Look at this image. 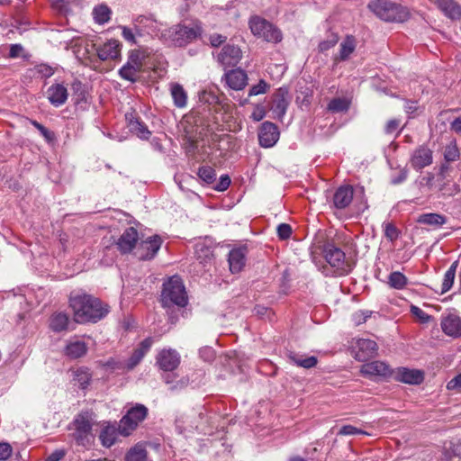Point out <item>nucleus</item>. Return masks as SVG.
I'll return each mask as SVG.
<instances>
[{
	"label": "nucleus",
	"instance_id": "1",
	"mask_svg": "<svg viewBox=\"0 0 461 461\" xmlns=\"http://www.w3.org/2000/svg\"><path fill=\"white\" fill-rule=\"evenodd\" d=\"M69 307L73 312L74 321L79 324L95 323L104 319L109 312L107 304L84 292H72L70 294Z\"/></svg>",
	"mask_w": 461,
	"mask_h": 461
},
{
	"label": "nucleus",
	"instance_id": "2",
	"mask_svg": "<svg viewBox=\"0 0 461 461\" xmlns=\"http://www.w3.org/2000/svg\"><path fill=\"white\" fill-rule=\"evenodd\" d=\"M203 29L199 21L182 23L171 26L163 33L168 43L175 47H185L202 36Z\"/></svg>",
	"mask_w": 461,
	"mask_h": 461
},
{
	"label": "nucleus",
	"instance_id": "3",
	"mask_svg": "<svg viewBox=\"0 0 461 461\" xmlns=\"http://www.w3.org/2000/svg\"><path fill=\"white\" fill-rule=\"evenodd\" d=\"M368 8L385 22L403 23L409 16L404 7L389 0H373L368 4Z\"/></svg>",
	"mask_w": 461,
	"mask_h": 461
},
{
	"label": "nucleus",
	"instance_id": "4",
	"mask_svg": "<svg viewBox=\"0 0 461 461\" xmlns=\"http://www.w3.org/2000/svg\"><path fill=\"white\" fill-rule=\"evenodd\" d=\"M161 303L164 307L176 304L184 307L187 303V295L180 277L174 276L163 284Z\"/></svg>",
	"mask_w": 461,
	"mask_h": 461
},
{
	"label": "nucleus",
	"instance_id": "5",
	"mask_svg": "<svg viewBox=\"0 0 461 461\" xmlns=\"http://www.w3.org/2000/svg\"><path fill=\"white\" fill-rule=\"evenodd\" d=\"M253 35L267 42L278 43L282 41V32L271 23L259 16H252L249 22Z\"/></svg>",
	"mask_w": 461,
	"mask_h": 461
},
{
	"label": "nucleus",
	"instance_id": "6",
	"mask_svg": "<svg viewBox=\"0 0 461 461\" xmlns=\"http://www.w3.org/2000/svg\"><path fill=\"white\" fill-rule=\"evenodd\" d=\"M148 415V408L143 404L131 407L122 418L119 424V433L124 437L129 436Z\"/></svg>",
	"mask_w": 461,
	"mask_h": 461
},
{
	"label": "nucleus",
	"instance_id": "7",
	"mask_svg": "<svg viewBox=\"0 0 461 461\" xmlns=\"http://www.w3.org/2000/svg\"><path fill=\"white\" fill-rule=\"evenodd\" d=\"M75 432L73 438L79 446L90 445L92 439V422L87 412L79 413L74 420Z\"/></svg>",
	"mask_w": 461,
	"mask_h": 461
},
{
	"label": "nucleus",
	"instance_id": "8",
	"mask_svg": "<svg viewBox=\"0 0 461 461\" xmlns=\"http://www.w3.org/2000/svg\"><path fill=\"white\" fill-rule=\"evenodd\" d=\"M162 245V239L158 235H154L142 240L136 248L135 256L140 260H149L153 258Z\"/></svg>",
	"mask_w": 461,
	"mask_h": 461
},
{
	"label": "nucleus",
	"instance_id": "9",
	"mask_svg": "<svg viewBox=\"0 0 461 461\" xmlns=\"http://www.w3.org/2000/svg\"><path fill=\"white\" fill-rule=\"evenodd\" d=\"M409 162L413 169L420 171L432 164L433 151L427 145H420L411 152Z\"/></svg>",
	"mask_w": 461,
	"mask_h": 461
},
{
	"label": "nucleus",
	"instance_id": "10",
	"mask_svg": "<svg viewBox=\"0 0 461 461\" xmlns=\"http://www.w3.org/2000/svg\"><path fill=\"white\" fill-rule=\"evenodd\" d=\"M272 102L271 111L274 113V118L282 121L290 104L288 89L286 87L278 88L273 95Z\"/></svg>",
	"mask_w": 461,
	"mask_h": 461
},
{
	"label": "nucleus",
	"instance_id": "11",
	"mask_svg": "<svg viewBox=\"0 0 461 461\" xmlns=\"http://www.w3.org/2000/svg\"><path fill=\"white\" fill-rule=\"evenodd\" d=\"M325 258L327 262L341 273L348 271V266L346 263L345 253L333 244H327L324 248Z\"/></svg>",
	"mask_w": 461,
	"mask_h": 461
},
{
	"label": "nucleus",
	"instance_id": "12",
	"mask_svg": "<svg viewBox=\"0 0 461 461\" xmlns=\"http://www.w3.org/2000/svg\"><path fill=\"white\" fill-rule=\"evenodd\" d=\"M279 136L277 126L273 122H265L258 131L259 145L263 148H271L277 142Z\"/></svg>",
	"mask_w": 461,
	"mask_h": 461
},
{
	"label": "nucleus",
	"instance_id": "13",
	"mask_svg": "<svg viewBox=\"0 0 461 461\" xmlns=\"http://www.w3.org/2000/svg\"><path fill=\"white\" fill-rule=\"evenodd\" d=\"M156 362L163 371H174L180 364V355L175 349L164 348L157 355Z\"/></svg>",
	"mask_w": 461,
	"mask_h": 461
},
{
	"label": "nucleus",
	"instance_id": "14",
	"mask_svg": "<svg viewBox=\"0 0 461 461\" xmlns=\"http://www.w3.org/2000/svg\"><path fill=\"white\" fill-rule=\"evenodd\" d=\"M377 349L376 342L367 339H358L353 346L355 358L358 361H366L373 357L376 354Z\"/></svg>",
	"mask_w": 461,
	"mask_h": 461
},
{
	"label": "nucleus",
	"instance_id": "15",
	"mask_svg": "<svg viewBox=\"0 0 461 461\" xmlns=\"http://www.w3.org/2000/svg\"><path fill=\"white\" fill-rule=\"evenodd\" d=\"M242 52L238 46L225 45L218 54L217 60L224 68L235 67L241 59Z\"/></svg>",
	"mask_w": 461,
	"mask_h": 461
},
{
	"label": "nucleus",
	"instance_id": "16",
	"mask_svg": "<svg viewBox=\"0 0 461 461\" xmlns=\"http://www.w3.org/2000/svg\"><path fill=\"white\" fill-rule=\"evenodd\" d=\"M392 375L394 380L409 384H420L424 379L423 372L407 367H398L393 370Z\"/></svg>",
	"mask_w": 461,
	"mask_h": 461
},
{
	"label": "nucleus",
	"instance_id": "17",
	"mask_svg": "<svg viewBox=\"0 0 461 461\" xmlns=\"http://www.w3.org/2000/svg\"><path fill=\"white\" fill-rule=\"evenodd\" d=\"M360 372L363 375L367 377H387L393 374V370L390 366L382 361L366 363L361 366Z\"/></svg>",
	"mask_w": 461,
	"mask_h": 461
},
{
	"label": "nucleus",
	"instance_id": "18",
	"mask_svg": "<svg viewBox=\"0 0 461 461\" xmlns=\"http://www.w3.org/2000/svg\"><path fill=\"white\" fill-rule=\"evenodd\" d=\"M121 43L117 40H109L96 47L95 50L101 60L116 59L121 55Z\"/></svg>",
	"mask_w": 461,
	"mask_h": 461
},
{
	"label": "nucleus",
	"instance_id": "19",
	"mask_svg": "<svg viewBox=\"0 0 461 461\" xmlns=\"http://www.w3.org/2000/svg\"><path fill=\"white\" fill-rule=\"evenodd\" d=\"M139 234L134 227L127 228L117 241L119 250L123 253H130L136 247Z\"/></svg>",
	"mask_w": 461,
	"mask_h": 461
},
{
	"label": "nucleus",
	"instance_id": "20",
	"mask_svg": "<svg viewBox=\"0 0 461 461\" xmlns=\"http://www.w3.org/2000/svg\"><path fill=\"white\" fill-rule=\"evenodd\" d=\"M153 340L151 338H147L140 342L139 347L134 349L130 358L124 364L127 370H132L142 360L144 356L149 351Z\"/></svg>",
	"mask_w": 461,
	"mask_h": 461
},
{
	"label": "nucleus",
	"instance_id": "21",
	"mask_svg": "<svg viewBox=\"0 0 461 461\" xmlns=\"http://www.w3.org/2000/svg\"><path fill=\"white\" fill-rule=\"evenodd\" d=\"M354 190L351 185L339 186L334 193L333 204L337 209H345L352 202Z\"/></svg>",
	"mask_w": 461,
	"mask_h": 461
},
{
	"label": "nucleus",
	"instance_id": "22",
	"mask_svg": "<svg viewBox=\"0 0 461 461\" xmlns=\"http://www.w3.org/2000/svg\"><path fill=\"white\" fill-rule=\"evenodd\" d=\"M48 100L55 107L64 104L68 99V93L67 87L63 84H54L47 90Z\"/></svg>",
	"mask_w": 461,
	"mask_h": 461
},
{
	"label": "nucleus",
	"instance_id": "23",
	"mask_svg": "<svg viewBox=\"0 0 461 461\" xmlns=\"http://www.w3.org/2000/svg\"><path fill=\"white\" fill-rule=\"evenodd\" d=\"M225 80L231 89L241 90L248 84V76L243 69L236 68L225 73Z\"/></svg>",
	"mask_w": 461,
	"mask_h": 461
},
{
	"label": "nucleus",
	"instance_id": "24",
	"mask_svg": "<svg viewBox=\"0 0 461 461\" xmlns=\"http://www.w3.org/2000/svg\"><path fill=\"white\" fill-rule=\"evenodd\" d=\"M437 7L449 19L456 20L461 17V6L455 0H431Z\"/></svg>",
	"mask_w": 461,
	"mask_h": 461
},
{
	"label": "nucleus",
	"instance_id": "25",
	"mask_svg": "<svg viewBox=\"0 0 461 461\" xmlns=\"http://www.w3.org/2000/svg\"><path fill=\"white\" fill-rule=\"evenodd\" d=\"M441 329L443 332L450 337L461 336V318L449 314L441 320Z\"/></svg>",
	"mask_w": 461,
	"mask_h": 461
},
{
	"label": "nucleus",
	"instance_id": "26",
	"mask_svg": "<svg viewBox=\"0 0 461 461\" xmlns=\"http://www.w3.org/2000/svg\"><path fill=\"white\" fill-rule=\"evenodd\" d=\"M126 120L131 132L143 140H148L150 137L151 132L147 125L140 118L134 116L133 113H127Z\"/></svg>",
	"mask_w": 461,
	"mask_h": 461
},
{
	"label": "nucleus",
	"instance_id": "27",
	"mask_svg": "<svg viewBox=\"0 0 461 461\" xmlns=\"http://www.w3.org/2000/svg\"><path fill=\"white\" fill-rule=\"evenodd\" d=\"M246 248H236L229 253V265L231 273H239L245 266Z\"/></svg>",
	"mask_w": 461,
	"mask_h": 461
},
{
	"label": "nucleus",
	"instance_id": "28",
	"mask_svg": "<svg viewBox=\"0 0 461 461\" xmlns=\"http://www.w3.org/2000/svg\"><path fill=\"white\" fill-rule=\"evenodd\" d=\"M357 47V40L352 35H347L339 45V55L334 58L336 62L347 60L355 51Z\"/></svg>",
	"mask_w": 461,
	"mask_h": 461
},
{
	"label": "nucleus",
	"instance_id": "29",
	"mask_svg": "<svg viewBox=\"0 0 461 461\" xmlns=\"http://www.w3.org/2000/svg\"><path fill=\"white\" fill-rule=\"evenodd\" d=\"M87 352V346L81 340H70L66 348L65 354L70 358H79L84 357Z\"/></svg>",
	"mask_w": 461,
	"mask_h": 461
},
{
	"label": "nucleus",
	"instance_id": "30",
	"mask_svg": "<svg viewBox=\"0 0 461 461\" xmlns=\"http://www.w3.org/2000/svg\"><path fill=\"white\" fill-rule=\"evenodd\" d=\"M170 94L174 104L177 108H184L187 104V93L184 87L178 83H172L170 85Z\"/></svg>",
	"mask_w": 461,
	"mask_h": 461
},
{
	"label": "nucleus",
	"instance_id": "31",
	"mask_svg": "<svg viewBox=\"0 0 461 461\" xmlns=\"http://www.w3.org/2000/svg\"><path fill=\"white\" fill-rule=\"evenodd\" d=\"M125 461H148V451L143 443H137L131 447L124 457Z\"/></svg>",
	"mask_w": 461,
	"mask_h": 461
},
{
	"label": "nucleus",
	"instance_id": "32",
	"mask_svg": "<svg viewBox=\"0 0 461 461\" xmlns=\"http://www.w3.org/2000/svg\"><path fill=\"white\" fill-rule=\"evenodd\" d=\"M69 324V317L67 313H54L50 320V328L54 332H61L68 330Z\"/></svg>",
	"mask_w": 461,
	"mask_h": 461
},
{
	"label": "nucleus",
	"instance_id": "33",
	"mask_svg": "<svg viewBox=\"0 0 461 461\" xmlns=\"http://www.w3.org/2000/svg\"><path fill=\"white\" fill-rule=\"evenodd\" d=\"M118 432L119 428L117 429L115 426L108 425L104 427L99 435L102 445L105 447H112L116 441Z\"/></svg>",
	"mask_w": 461,
	"mask_h": 461
},
{
	"label": "nucleus",
	"instance_id": "34",
	"mask_svg": "<svg viewBox=\"0 0 461 461\" xmlns=\"http://www.w3.org/2000/svg\"><path fill=\"white\" fill-rule=\"evenodd\" d=\"M289 358L297 366H301V367H303V368H306V369L314 367L317 365V363H318V359L314 356L305 357V356H303V355H299V354H295V353H291L289 355Z\"/></svg>",
	"mask_w": 461,
	"mask_h": 461
},
{
	"label": "nucleus",
	"instance_id": "35",
	"mask_svg": "<svg viewBox=\"0 0 461 461\" xmlns=\"http://www.w3.org/2000/svg\"><path fill=\"white\" fill-rule=\"evenodd\" d=\"M417 221L421 224L441 226L447 222V219L442 214L429 212L420 215Z\"/></svg>",
	"mask_w": 461,
	"mask_h": 461
},
{
	"label": "nucleus",
	"instance_id": "36",
	"mask_svg": "<svg viewBox=\"0 0 461 461\" xmlns=\"http://www.w3.org/2000/svg\"><path fill=\"white\" fill-rule=\"evenodd\" d=\"M458 266V262L455 261L452 263L450 267L446 271L441 285V294L447 293L452 287L456 276V271Z\"/></svg>",
	"mask_w": 461,
	"mask_h": 461
},
{
	"label": "nucleus",
	"instance_id": "37",
	"mask_svg": "<svg viewBox=\"0 0 461 461\" xmlns=\"http://www.w3.org/2000/svg\"><path fill=\"white\" fill-rule=\"evenodd\" d=\"M111 10L105 5H100L94 8L93 15L95 23L104 24L111 19Z\"/></svg>",
	"mask_w": 461,
	"mask_h": 461
},
{
	"label": "nucleus",
	"instance_id": "38",
	"mask_svg": "<svg viewBox=\"0 0 461 461\" xmlns=\"http://www.w3.org/2000/svg\"><path fill=\"white\" fill-rule=\"evenodd\" d=\"M407 277L399 271L392 272L388 276V285L393 289H403L407 285Z\"/></svg>",
	"mask_w": 461,
	"mask_h": 461
},
{
	"label": "nucleus",
	"instance_id": "39",
	"mask_svg": "<svg viewBox=\"0 0 461 461\" xmlns=\"http://www.w3.org/2000/svg\"><path fill=\"white\" fill-rule=\"evenodd\" d=\"M445 458L452 461L455 457L461 458V440L451 441L447 447H445Z\"/></svg>",
	"mask_w": 461,
	"mask_h": 461
},
{
	"label": "nucleus",
	"instance_id": "40",
	"mask_svg": "<svg viewBox=\"0 0 461 461\" xmlns=\"http://www.w3.org/2000/svg\"><path fill=\"white\" fill-rule=\"evenodd\" d=\"M92 374L88 368L80 367L75 372V380L82 389H86L91 381Z\"/></svg>",
	"mask_w": 461,
	"mask_h": 461
},
{
	"label": "nucleus",
	"instance_id": "41",
	"mask_svg": "<svg viewBox=\"0 0 461 461\" xmlns=\"http://www.w3.org/2000/svg\"><path fill=\"white\" fill-rule=\"evenodd\" d=\"M312 98V90L309 87L302 88L298 91L295 102L299 107H308Z\"/></svg>",
	"mask_w": 461,
	"mask_h": 461
},
{
	"label": "nucleus",
	"instance_id": "42",
	"mask_svg": "<svg viewBox=\"0 0 461 461\" xmlns=\"http://www.w3.org/2000/svg\"><path fill=\"white\" fill-rule=\"evenodd\" d=\"M348 108L349 103L344 98H333L327 107V109L332 113L344 112Z\"/></svg>",
	"mask_w": 461,
	"mask_h": 461
},
{
	"label": "nucleus",
	"instance_id": "43",
	"mask_svg": "<svg viewBox=\"0 0 461 461\" xmlns=\"http://www.w3.org/2000/svg\"><path fill=\"white\" fill-rule=\"evenodd\" d=\"M140 70L139 68H136L132 66H130L128 64H125L122 66V68L119 70V75L122 78L135 82L137 80V75Z\"/></svg>",
	"mask_w": 461,
	"mask_h": 461
},
{
	"label": "nucleus",
	"instance_id": "44",
	"mask_svg": "<svg viewBox=\"0 0 461 461\" xmlns=\"http://www.w3.org/2000/svg\"><path fill=\"white\" fill-rule=\"evenodd\" d=\"M438 190L442 192L444 196H454L461 191L458 184L445 182V180L439 185Z\"/></svg>",
	"mask_w": 461,
	"mask_h": 461
},
{
	"label": "nucleus",
	"instance_id": "45",
	"mask_svg": "<svg viewBox=\"0 0 461 461\" xmlns=\"http://www.w3.org/2000/svg\"><path fill=\"white\" fill-rule=\"evenodd\" d=\"M198 176L206 184H212L216 179L215 170L208 166H203L198 169Z\"/></svg>",
	"mask_w": 461,
	"mask_h": 461
},
{
	"label": "nucleus",
	"instance_id": "46",
	"mask_svg": "<svg viewBox=\"0 0 461 461\" xmlns=\"http://www.w3.org/2000/svg\"><path fill=\"white\" fill-rule=\"evenodd\" d=\"M460 156L459 149L456 141H451L446 146L444 150V158L447 162H453L458 159Z\"/></svg>",
	"mask_w": 461,
	"mask_h": 461
},
{
	"label": "nucleus",
	"instance_id": "47",
	"mask_svg": "<svg viewBox=\"0 0 461 461\" xmlns=\"http://www.w3.org/2000/svg\"><path fill=\"white\" fill-rule=\"evenodd\" d=\"M142 59L143 57L139 50H132L129 55L128 61L126 64L141 70L143 66Z\"/></svg>",
	"mask_w": 461,
	"mask_h": 461
},
{
	"label": "nucleus",
	"instance_id": "48",
	"mask_svg": "<svg viewBox=\"0 0 461 461\" xmlns=\"http://www.w3.org/2000/svg\"><path fill=\"white\" fill-rule=\"evenodd\" d=\"M269 87L270 86L264 79H261L259 80L258 84L250 87L249 95L254 96L265 94L269 89Z\"/></svg>",
	"mask_w": 461,
	"mask_h": 461
},
{
	"label": "nucleus",
	"instance_id": "49",
	"mask_svg": "<svg viewBox=\"0 0 461 461\" xmlns=\"http://www.w3.org/2000/svg\"><path fill=\"white\" fill-rule=\"evenodd\" d=\"M357 434L369 435V433H367L366 431L357 429V427H354L352 425H344L340 428L339 431L338 432V435L341 436H350Z\"/></svg>",
	"mask_w": 461,
	"mask_h": 461
},
{
	"label": "nucleus",
	"instance_id": "50",
	"mask_svg": "<svg viewBox=\"0 0 461 461\" xmlns=\"http://www.w3.org/2000/svg\"><path fill=\"white\" fill-rule=\"evenodd\" d=\"M339 41V36L337 34H332L327 40H324L319 44V50L321 52L327 51L328 50L333 48Z\"/></svg>",
	"mask_w": 461,
	"mask_h": 461
},
{
	"label": "nucleus",
	"instance_id": "51",
	"mask_svg": "<svg viewBox=\"0 0 461 461\" xmlns=\"http://www.w3.org/2000/svg\"><path fill=\"white\" fill-rule=\"evenodd\" d=\"M384 235L389 240L394 241L398 239L399 232L393 223L388 222L384 226Z\"/></svg>",
	"mask_w": 461,
	"mask_h": 461
},
{
	"label": "nucleus",
	"instance_id": "52",
	"mask_svg": "<svg viewBox=\"0 0 461 461\" xmlns=\"http://www.w3.org/2000/svg\"><path fill=\"white\" fill-rule=\"evenodd\" d=\"M196 255L199 259L203 258V261H201V263H206L207 261H210L212 257L211 249L203 245L201 248L197 247Z\"/></svg>",
	"mask_w": 461,
	"mask_h": 461
},
{
	"label": "nucleus",
	"instance_id": "53",
	"mask_svg": "<svg viewBox=\"0 0 461 461\" xmlns=\"http://www.w3.org/2000/svg\"><path fill=\"white\" fill-rule=\"evenodd\" d=\"M292 234V228L287 223H281L277 226V235L281 240H287Z\"/></svg>",
	"mask_w": 461,
	"mask_h": 461
},
{
	"label": "nucleus",
	"instance_id": "54",
	"mask_svg": "<svg viewBox=\"0 0 461 461\" xmlns=\"http://www.w3.org/2000/svg\"><path fill=\"white\" fill-rule=\"evenodd\" d=\"M408 174L409 170L406 167L400 168L398 174L395 176L392 177L391 183L393 185L402 184L407 179Z\"/></svg>",
	"mask_w": 461,
	"mask_h": 461
},
{
	"label": "nucleus",
	"instance_id": "55",
	"mask_svg": "<svg viewBox=\"0 0 461 461\" xmlns=\"http://www.w3.org/2000/svg\"><path fill=\"white\" fill-rule=\"evenodd\" d=\"M230 178L228 175H222L219 182L214 186V189L219 192L225 191L230 185Z\"/></svg>",
	"mask_w": 461,
	"mask_h": 461
},
{
	"label": "nucleus",
	"instance_id": "56",
	"mask_svg": "<svg viewBox=\"0 0 461 461\" xmlns=\"http://www.w3.org/2000/svg\"><path fill=\"white\" fill-rule=\"evenodd\" d=\"M400 123H401V120H399V119L389 120L385 125V129H384L385 133L386 134L394 133L398 130Z\"/></svg>",
	"mask_w": 461,
	"mask_h": 461
},
{
	"label": "nucleus",
	"instance_id": "57",
	"mask_svg": "<svg viewBox=\"0 0 461 461\" xmlns=\"http://www.w3.org/2000/svg\"><path fill=\"white\" fill-rule=\"evenodd\" d=\"M12 447L7 443H0V461L8 459L12 455Z\"/></svg>",
	"mask_w": 461,
	"mask_h": 461
},
{
	"label": "nucleus",
	"instance_id": "58",
	"mask_svg": "<svg viewBox=\"0 0 461 461\" xmlns=\"http://www.w3.org/2000/svg\"><path fill=\"white\" fill-rule=\"evenodd\" d=\"M411 313L419 318L421 322L425 323L429 320V315H428L424 311H422L418 306H411Z\"/></svg>",
	"mask_w": 461,
	"mask_h": 461
},
{
	"label": "nucleus",
	"instance_id": "59",
	"mask_svg": "<svg viewBox=\"0 0 461 461\" xmlns=\"http://www.w3.org/2000/svg\"><path fill=\"white\" fill-rule=\"evenodd\" d=\"M266 116V111L265 108L261 105H257L254 109V111L251 113V118L255 122H259L263 120Z\"/></svg>",
	"mask_w": 461,
	"mask_h": 461
},
{
	"label": "nucleus",
	"instance_id": "60",
	"mask_svg": "<svg viewBox=\"0 0 461 461\" xmlns=\"http://www.w3.org/2000/svg\"><path fill=\"white\" fill-rule=\"evenodd\" d=\"M32 125L38 129L40 131V132L41 133V135L48 140H51L52 139V132L50 131L47 128H45L42 124H41L40 122H36V121H32Z\"/></svg>",
	"mask_w": 461,
	"mask_h": 461
},
{
	"label": "nucleus",
	"instance_id": "61",
	"mask_svg": "<svg viewBox=\"0 0 461 461\" xmlns=\"http://www.w3.org/2000/svg\"><path fill=\"white\" fill-rule=\"evenodd\" d=\"M66 455V451L64 449H57L49 455L45 461H60Z\"/></svg>",
	"mask_w": 461,
	"mask_h": 461
},
{
	"label": "nucleus",
	"instance_id": "62",
	"mask_svg": "<svg viewBox=\"0 0 461 461\" xmlns=\"http://www.w3.org/2000/svg\"><path fill=\"white\" fill-rule=\"evenodd\" d=\"M370 316L367 312L359 311L354 313L353 319L357 325L364 323L366 319Z\"/></svg>",
	"mask_w": 461,
	"mask_h": 461
},
{
	"label": "nucleus",
	"instance_id": "63",
	"mask_svg": "<svg viewBox=\"0 0 461 461\" xmlns=\"http://www.w3.org/2000/svg\"><path fill=\"white\" fill-rule=\"evenodd\" d=\"M447 388L448 390H460L461 389V374L457 375L453 379H451L447 383Z\"/></svg>",
	"mask_w": 461,
	"mask_h": 461
},
{
	"label": "nucleus",
	"instance_id": "64",
	"mask_svg": "<svg viewBox=\"0 0 461 461\" xmlns=\"http://www.w3.org/2000/svg\"><path fill=\"white\" fill-rule=\"evenodd\" d=\"M37 71L44 77H50L53 75L54 71L51 67L47 65H40L37 67Z\"/></svg>",
	"mask_w": 461,
	"mask_h": 461
}]
</instances>
